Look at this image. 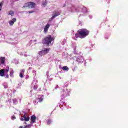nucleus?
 I'll use <instances>...</instances> for the list:
<instances>
[{
  "label": "nucleus",
  "mask_w": 128,
  "mask_h": 128,
  "mask_svg": "<svg viewBox=\"0 0 128 128\" xmlns=\"http://www.w3.org/2000/svg\"><path fill=\"white\" fill-rule=\"evenodd\" d=\"M4 72H10V67H8V68L7 69H4Z\"/></svg>",
  "instance_id": "nucleus-19"
},
{
  "label": "nucleus",
  "mask_w": 128,
  "mask_h": 128,
  "mask_svg": "<svg viewBox=\"0 0 128 128\" xmlns=\"http://www.w3.org/2000/svg\"><path fill=\"white\" fill-rule=\"evenodd\" d=\"M0 76H4V68L0 70Z\"/></svg>",
  "instance_id": "nucleus-11"
},
{
  "label": "nucleus",
  "mask_w": 128,
  "mask_h": 128,
  "mask_svg": "<svg viewBox=\"0 0 128 128\" xmlns=\"http://www.w3.org/2000/svg\"><path fill=\"white\" fill-rule=\"evenodd\" d=\"M48 2H46V0L42 2V6H46Z\"/></svg>",
  "instance_id": "nucleus-17"
},
{
  "label": "nucleus",
  "mask_w": 128,
  "mask_h": 128,
  "mask_svg": "<svg viewBox=\"0 0 128 128\" xmlns=\"http://www.w3.org/2000/svg\"><path fill=\"white\" fill-rule=\"evenodd\" d=\"M38 101L40 102H42V100H44V98L42 97L38 98Z\"/></svg>",
  "instance_id": "nucleus-18"
},
{
  "label": "nucleus",
  "mask_w": 128,
  "mask_h": 128,
  "mask_svg": "<svg viewBox=\"0 0 128 128\" xmlns=\"http://www.w3.org/2000/svg\"><path fill=\"white\" fill-rule=\"evenodd\" d=\"M24 74H22V73H20V78H24Z\"/></svg>",
  "instance_id": "nucleus-21"
},
{
  "label": "nucleus",
  "mask_w": 128,
  "mask_h": 128,
  "mask_svg": "<svg viewBox=\"0 0 128 128\" xmlns=\"http://www.w3.org/2000/svg\"><path fill=\"white\" fill-rule=\"evenodd\" d=\"M58 16H60V13H58V12H56V10L54 11L53 12L52 16L51 18V20H52L54 18H56Z\"/></svg>",
  "instance_id": "nucleus-5"
},
{
  "label": "nucleus",
  "mask_w": 128,
  "mask_h": 128,
  "mask_svg": "<svg viewBox=\"0 0 128 128\" xmlns=\"http://www.w3.org/2000/svg\"><path fill=\"white\" fill-rule=\"evenodd\" d=\"M54 40V38L52 36V35H48L44 38L42 40V44H46L47 46H49L50 44H52V42Z\"/></svg>",
  "instance_id": "nucleus-2"
},
{
  "label": "nucleus",
  "mask_w": 128,
  "mask_h": 128,
  "mask_svg": "<svg viewBox=\"0 0 128 128\" xmlns=\"http://www.w3.org/2000/svg\"><path fill=\"white\" fill-rule=\"evenodd\" d=\"M5 62H6V58L0 57V64H4Z\"/></svg>",
  "instance_id": "nucleus-9"
},
{
  "label": "nucleus",
  "mask_w": 128,
  "mask_h": 128,
  "mask_svg": "<svg viewBox=\"0 0 128 128\" xmlns=\"http://www.w3.org/2000/svg\"><path fill=\"white\" fill-rule=\"evenodd\" d=\"M90 34V30L86 28H82L78 30L77 33L75 34V37L76 38H84Z\"/></svg>",
  "instance_id": "nucleus-1"
},
{
  "label": "nucleus",
  "mask_w": 128,
  "mask_h": 128,
  "mask_svg": "<svg viewBox=\"0 0 128 128\" xmlns=\"http://www.w3.org/2000/svg\"><path fill=\"white\" fill-rule=\"evenodd\" d=\"M36 88H36V86H34V90H36Z\"/></svg>",
  "instance_id": "nucleus-27"
},
{
  "label": "nucleus",
  "mask_w": 128,
  "mask_h": 128,
  "mask_svg": "<svg viewBox=\"0 0 128 128\" xmlns=\"http://www.w3.org/2000/svg\"><path fill=\"white\" fill-rule=\"evenodd\" d=\"M26 4L28 8H34L36 6V4L34 2H28Z\"/></svg>",
  "instance_id": "nucleus-4"
},
{
  "label": "nucleus",
  "mask_w": 128,
  "mask_h": 128,
  "mask_svg": "<svg viewBox=\"0 0 128 128\" xmlns=\"http://www.w3.org/2000/svg\"><path fill=\"white\" fill-rule=\"evenodd\" d=\"M63 70H68V68L66 66H64L62 68Z\"/></svg>",
  "instance_id": "nucleus-15"
},
{
  "label": "nucleus",
  "mask_w": 128,
  "mask_h": 128,
  "mask_svg": "<svg viewBox=\"0 0 128 128\" xmlns=\"http://www.w3.org/2000/svg\"><path fill=\"white\" fill-rule=\"evenodd\" d=\"M6 78H10V76H8V74H7L6 76Z\"/></svg>",
  "instance_id": "nucleus-25"
},
{
  "label": "nucleus",
  "mask_w": 128,
  "mask_h": 128,
  "mask_svg": "<svg viewBox=\"0 0 128 128\" xmlns=\"http://www.w3.org/2000/svg\"><path fill=\"white\" fill-rule=\"evenodd\" d=\"M14 70H12L10 72V76H11L12 78H14Z\"/></svg>",
  "instance_id": "nucleus-14"
},
{
  "label": "nucleus",
  "mask_w": 128,
  "mask_h": 128,
  "mask_svg": "<svg viewBox=\"0 0 128 128\" xmlns=\"http://www.w3.org/2000/svg\"><path fill=\"white\" fill-rule=\"evenodd\" d=\"M16 22V18H13L12 20L8 22L10 26H14V22Z\"/></svg>",
  "instance_id": "nucleus-8"
},
{
  "label": "nucleus",
  "mask_w": 128,
  "mask_h": 128,
  "mask_svg": "<svg viewBox=\"0 0 128 128\" xmlns=\"http://www.w3.org/2000/svg\"><path fill=\"white\" fill-rule=\"evenodd\" d=\"M26 126H27L28 128H32V124H28V125H26Z\"/></svg>",
  "instance_id": "nucleus-22"
},
{
  "label": "nucleus",
  "mask_w": 128,
  "mask_h": 128,
  "mask_svg": "<svg viewBox=\"0 0 128 128\" xmlns=\"http://www.w3.org/2000/svg\"><path fill=\"white\" fill-rule=\"evenodd\" d=\"M21 74H24V69H22L21 70V72H20Z\"/></svg>",
  "instance_id": "nucleus-23"
},
{
  "label": "nucleus",
  "mask_w": 128,
  "mask_h": 128,
  "mask_svg": "<svg viewBox=\"0 0 128 128\" xmlns=\"http://www.w3.org/2000/svg\"><path fill=\"white\" fill-rule=\"evenodd\" d=\"M28 14H32L34 12V11H32V10H30L28 12Z\"/></svg>",
  "instance_id": "nucleus-24"
},
{
  "label": "nucleus",
  "mask_w": 128,
  "mask_h": 128,
  "mask_svg": "<svg viewBox=\"0 0 128 128\" xmlns=\"http://www.w3.org/2000/svg\"><path fill=\"white\" fill-rule=\"evenodd\" d=\"M82 56H79L78 58L77 59V60L79 62H82Z\"/></svg>",
  "instance_id": "nucleus-13"
},
{
  "label": "nucleus",
  "mask_w": 128,
  "mask_h": 128,
  "mask_svg": "<svg viewBox=\"0 0 128 128\" xmlns=\"http://www.w3.org/2000/svg\"><path fill=\"white\" fill-rule=\"evenodd\" d=\"M46 122L47 124H48V126H50V124H52V120L50 119H48L46 120Z\"/></svg>",
  "instance_id": "nucleus-16"
},
{
  "label": "nucleus",
  "mask_w": 128,
  "mask_h": 128,
  "mask_svg": "<svg viewBox=\"0 0 128 128\" xmlns=\"http://www.w3.org/2000/svg\"><path fill=\"white\" fill-rule=\"evenodd\" d=\"M20 120L22 122H24H24H28L30 120V116H28L26 117V114H24L23 118H21Z\"/></svg>",
  "instance_id": "nucleus-6"
},
{
  "label": "nucleus",
  "mask_w": 128,
  "mask_h": 128,
  "mask_svg": "<svg viewBox=\"0 0 128 128\" xmlns=\"http://www.w3.org/2000/svg\"><path fill=\"white\" fill-rule=\"evenodd\" d=\"M8 14L9 16H12L14 14V12L12 10H10L8 12Z\"/></svg>",
  "instance_id": "nucleus-12"
},
{
  "label": "nucleus",
  "mask_w": 128,
  "mask_h": 128,
  "mask_svg": "<svg viewBox=\"0 0 128 128\" xmlns=\"http://www.w3.org/2000/svg\"><path fill=\"white\" fill-rule=\"evenodd\" d=\"M24 124H26V122H24Z\"/></svg>",
  "instance_id": "nucleus-30"
},
{
  "label": "nucleus",
  "mask_w": 128,
  "mask_h": 128,
  "mask_svg": "<svg viewBox=\"0 0 128 128\" xmlns=\"http://www.w3.org/2000/svg\"><path fill=\"white\" fill-rule=\"evenodd\" d=\"M2 2H1L0 3V10H2Z\"/></svg>",
  "instance_id": "nucleus-20"
},
{
  "label": "nucleus",
  "mask_w": 128,
  "mask_h": 128,
  "mask_svg": "<svg viewBox=\"0 0 128 128\" xmlns=\"http://www.w3.org/2000/svg\"><path fill=\"white\" fill-rule=\"evenodd\" d=\"M23 127H22V126H20V127H19V128H22Z\"/></svg>",
  "instance_id": "nucleus-28"
},
{
  "label": "nucleus",
  "mask_w": 128,
  "mask_h": 128,
  "mask_svg": "<svg viewBox=\"0 0 128 128\" xmlns=\"http://www.w3.org/2000/svg\"><path fill=\"white\" fill-rule=\"evenodd\" d=\"M50 24H47L44 28V32H47L48 30V28H50Z\"/></svg>",
  "instance_id": "nucleus-10"
},
{
  "label": "nucleus",
  "mask_w": 128,
  "mask_h": 128,
  "mask_svg": "<svg viewBox=\"0 0 128 128\" xmlns=\"http://www.w3.org/2000/svg\"><path fill=\"white\" fill-rule=\"evenodd\" d=\"M12 120H16V116H12Z\"/></svg>",
  "instance_id": "nucleus-26"
},
{
  "label": "nucleus",
  "mask_w": 128,
  "mask_h": 128,
  "mask_svg": "<svg viewBox=\"0 0 128 128\" xmlns=\"http://www.w3.org/2000/svg\"><path fill=\"white\" fill-rule=\"evenodd\" d=\"M50 48H44V50L40 51L38 52V54L40 56H42L47 54L50 52Z\"/></svg>",
  "instance_id": "nucleus-3"
},
{
  "label": "nucleus",
  "mask_w": 128,
  "mask_h": 128,
  "mask_svg": "<svg viewBox=\"0 0 128 128\" xmlns=\"http://www.w3.org/2000/svg\"><path fill=\"white\" fill-rule=\"evenodd\" d=\"M24 128H28L26 125Z\"/></svg>",
  "instance_id": "nucleus-29"
},
{
  "label": "nucleus",
  "mask_w": 128,
  "mask_h": 128,
  "mask_svg": "<svg viewBox=\"0 0 128 128\" xmlns=\"http://www.w3.org/2000/svg\"><path fill=\"white\" fill-rule=\"evenodd\" d=\"M36 116L34 115H32L30 117V124H34L36 122Z\"/></svg>",
  "instance_id": "nucleus-7"
}]
</instances>
